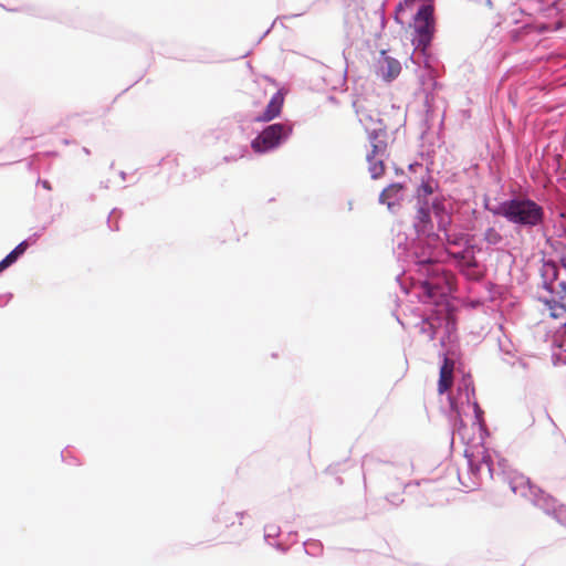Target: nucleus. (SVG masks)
Wrapping results in <instances>:
<instances>
[{
    "mask_svg": "<svg viewBox=\"0 0 566 566\" xmlns=\"http://www.w3.org/2000/svg\"><path fill=\"white\" fill-rule=\"evenodd\" d=\"M419 290L418 296L424 303L439 304L440 301L454 290L455 277L447 271L438 261L419 259L416 263Z\"/></svg>",
    "mask_w": 566,
    "mask_h": 566,
    "instance_id": "f257e3e1",
    "label": "nucleus"
},
{
    "mask_svg": "<svg viewBox=\"0 0 566 566\" xmlns=\"http://www.w3.org/2000/svg\"><path fill=\"white\" fill-rule=\"evenodd\" d=\"M494 213L525 228L537 227L544 221L543 207L528 198L506 200L494 210Z\"/></svg>",
    "mask_w": 566,
    "mask_h": 566,
    "instance_id": "f03ea898",
    "label": "nucleus"
},
{
    "mask_svg": "<svg viewBox=\"0 0 566 566\" xmlns=\"http://www.w3.org/2000/svg\"><path fill=\"white\" fill-rule=\"evenodd\" d=\"M354 107L360 124L368 134L369 140H371L373 137H376L377 139L389 138L387 128L379 118L378 112L371 108L365 99L355 101Z\"/></svg>",
    "mask_w": 566,
    "mask_h": 566,
    "instance_id": "7ed1b4c3",
    "label": "nucleus"
},
{
    "mask_svg": "<svg viewBox=\"0 0 566 566\" xmlns=\"http://www.w3.org/2000/svg\"><path fill=\"white\" fill-rule=\"evenodd\" d=\"M416 38L412 40L416 49H420L421 51H426V49L431 43L433 33H434V18H433V7L430 4H423L418 10L415 17L413 23Z\"/></svg>",
    "mask_w": 566,
    "mask_h": 566,
    "instance_id": "20e7f679",
    "label": "nucleus"
},
{
    "mask_svg": "<svg viewBox=\"0 0 566 566\" xmlns=\"http://www.w3.org/2000/svg\"><path fill=\"white\" fill-rule=\"evenodd\" d=\"M291 133V128L283 124H272L252 142L256 153H265L277 147Z\"/></svg>",
    "mask_w": 566,
    "mask_h": 566,
    "instance_id": "39448f33",
    "label": "nucleus"
},
{
    "mask_svg": "<svg viewBox=\"0 0 566 566\" xmlns=\"http://www.w3.org/2000/svg\"><path fill=\"white\" fill-rule=\"evenodd\" d=\"M388 139L373 137L369 140L371 150L367 154L368 171L373 179H379L385 175V159L388 157Z\"/></svg>",
    "mask_w": 566,
    "mask_h": 566,
    "instance_id": "423d86ee",
    "label": "nucleus"
},
{
    "mask_svg": "<svg viewBox=\"0 0 566 566\" xmlns=\"http://www.w3.org/2000/svg\"><path fill=\"white\" fill-rule=\"evenodd\" d=\"M406 195V187L400 182L387 186L379 195V202L386 205L388 210L394 212L402 203Z\"/></svg>",
    "mask_w": 566,
    "mask_h": 566,
    "instance_id": "0eeeda50",
    "label": "nucleus"
},
{
    "mask_svg": "<svg viewBox=\"0 0 566 566\" xmlns=\"http://www.w3.org/2000/svg\"><path fill=\"white\" fill-rule=\"evenodd\" d=\"M401 72L400 62L387 55L386 51L380 52V57L377 61V74L386 82H391L398 77Z\"/></svg>",
    "mask_w": 566,
    "mask_h": 566,
    "instance_id": "6e6552de",
    "label": "nucleus"
},
{
    "mask_svg": "<svg viewBox=\"0 0 566 566\" xmlns=\"http://www.w3.org/2000/svg\"><path fill=\"white\" fill-rule=\"evenodd\" d=\"M451 255L458 261L459 266L467 276L471 279L480 277V273L476 272L478 261L472 248H468L459 253H451Z\"/></svg>",
    "mask_w": 566,
    "mask_h": 566,
    "instance_id": "1a4fd4ad",
    "label": "nucleus"
},
{
    "mask_svg": "<svg viewBox=\"0 0 566 566\" xmlns=\"http://www.w3.org/2000/svg\"><path fill=\"white\" fill-rule=\"evenodd\" d=\"M559 297L556 298H539L551 313V316L558 318L566 313V283L559 284Z\"/></svg>",
    "mask_w": 566,
    "mask_h": 566,
    "instance_id": "9d476101",
    "label": "nucleus"
},
{
    "mask_svg": "<svg viewBox=\"0 0 566 566\" xmlns=\"http://www.w3.org/2000/svg\"><path fill=\"white\" fill-rule=\"evenodd\" d=\"M453 371H454V361L449 357H444L443 364L440 368L439 381H438V392L439 395H443L448 391L453 385Z\"/></svg>",
    "mask_w": 566,
    "mask_h": 566,
    "instance_id": "9b49d317",
    "label": "nucleus"
},
{
    "mask_svg": "<svg viewBox=\"0 0 566 566\" xmlns=\"http://www.w3.org/2000/svg\"><path fill=\"white\" fill-rule=\"evenodd\" d=\"M283 105V96L280 93H275L269 102L262 120H271L280 115Z\"/></svg>",
    "mask_w": 566,
    "mask_h": 566,
    "instance_id": "f8f14e48",
    "label": "nucleus"
},
{
    "mask_svg": "<svg viewBox=\"0 0 566 566\" xmlns=\"http://www.w3.org/2000/svg\"><path fill=\"white\" fill-rule=\"evenodd\" d=\"M416 220L417 221L415 223V227L417 229V232H419V233L427 232L429 229L430 222H431L430 212H429L428 208L420 207L417 211Z\"/></svg>",
    "mask_w": 566,
    "mask_h": 566,
    "instance_id": "ddd939ff",
    "label": "nucleus"
},
{
    "mask_svg": "<svg viewBox=\"0 0 566 566\" xmlns=\"http://www.w3.org/2000/svg\"><path fill=\"white\" fill-rule=\"evenodd\" d=\"M511 490L514 494H517L518 492H523L530 486V480L525 478L524 475L520 474L516 475L514 479L510 482Z\"/></svg>",
    "mask_w": 566,
    "mask_h": 566,
    "instance_id": "4468645a",
    "label": "nucleus"
},
{
    "mask_svg": "<svg viewBox=\"0 0 566 566\" xmlns=\"http://www.w3.org/2000/svg\"><path fill=\"white\" fill-rule=\"evenodd\" d=\"M484 240L489 244H497L502 241V235L495 228H489L484 232Z\"/></svg>",
    "mask_w": 566,
    "mask_h": 566,
    "instance_id": "2eb2a0df",
    "label": "nucleus"
},
{
    "mask_svg": "<svg viewBox=\"0 0 566 566\" xmlns=\"http://www.w3.org/2000/svg\"><path fill=\"white\" fill-rule=\"evenodd\" d=\"M432 193H433V187L431 186L430 182H422L417 190V196L419 198H427L428 196H430Z\"/></svg>",
    "mask_w": 566,
    "mask_h": 566,
    "instance_id": "dca6fc26",
    "label": "nucleus"
},
{
    "mask_svg": "<svg viewBox=\"0 0 566 566\" xmlns=\"http://www.w3.org/2000/svg\"><path fill=\"white\" fill-rule=\"evenodd\" d=\"M27 247H28L27 242H21L20 244H18V245L14 248V250H12V251L10 252V255H13V256H14V260L17 261V260H18V258H19L21 254H23V253L25 252Z\"/></svg>",
    "mask_w": 566,
    "mask_h": 566,
    "instance_id": "f3484780",
    "label": "nucleus"
},
{
    "mask_svg": "<svg viewBox=\"0 0 566 566\" xmlns=\"http://www.w3.org/2000/svg\"><path fill=\"white\" fill-rule=\"evenodd\" d=\"M27 247H28L27 242H21L20 244H18V245L14 248V250H12V251L10 252V255H13V256H14V260L17 261V260H18V258H19L21 254H23V253L25 252Z\"/></svg>",
    "mask_w": 566,
    "mask_h": 566,
    "instance_id": "a211bd4d",
    "label": "nucleus"
},
{
    "mask_svg": "<svg viewBox=\"0 0 566 566\" xmlns=\"http://www.w3.org/2000/svg\"><path fill=\"white\" fill-rule=\"evenodd\" d=\"M15 262L14 256L10 255V253L0 262V272L9 268L11 264Z\"/></svg>",
    "mask_w": 566,
    "mask_h": 566,
    "instance_id": "6ab92c4d",
    "label": "nucleus"
},
{
    "mask_svg": "<svg viewBox=\"0 0 566 566\" xmlns=\"http://www.w3.org/2000/svg\"><path fill=\"white\" fill-rule=\"evenodd\" d=\"M483 462L486 464L489 471L491 472V459L489 455H483Z\"/></svg>",
    "mask_w": 566,
    "mask_h": 566,
    "instance_id": "aec40b11",
    "label": "nucleus"
},
{
    "mask_svg": "<svg viewBox=\"0 0 566 566\" xmlns=\"http://www.w3.org/2000/svg\"><path fill=\"white\" fill-rule=\"evenodd\" d=\"M447 242L449 244H458L459 243L458 239H451L450 235H447Z\"/></svg>",
    "mask_w": 566,
    "mask_h": 566,
    "instance_id": "412c9836",
    "label": "nucleus"
},
{
    "mask_svg": "<svg viewBox=\"0 0 566 566\" xmlns=\"http://www.w3.org/2000/svg\"><path fill=\"white\" fill-rule=\"evenodd\" d=\"M447 223H450V219H449V218H448V220H447V221L441 220V222H440V227H446V224H447ZM443 229L446 230V228H443Z\"/></svg>",
    "mask_w": 566,
    "mask_h": 566,
    "instance_id": "4be33fe9",
    "label": "nucleus"
},
{
    "mask_svg": "<svg viewBox=\"0 0 566 566\" xmlns=\"http://www.w3.org/2000/svg\"><path fill=\"white\" fill-rule=\"evenodd\" d=\"M565 327H566V323H565Z\"/></svg>",
    "mask_w": 566,
    "mask_h": 566,
    "instance_id": "5701e85b",
    "label": "nucleus"
}]
</instances>
